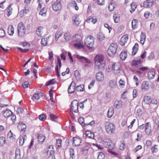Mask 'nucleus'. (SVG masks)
Instances as JSON below:
<instances>
[{
  "label": "nucleus",
  "mask_w": 159,
  "mask_h": 159,
  "mask_svg": "<svg viewBox=\"0 0 159 159\" xmlns=\"http://www.w3.org/2000/svg\"><path fill=\"white\" fill-rule=\"evenodd\" d=\"M43 27H39L36 30V33L39 36H41L43 33Z\"/></svg>",
  "instance_id": "e433bc0d"
},
{
  "label": "nucleus",
  "mask_w": 159,
  "mask_h": 159,
  "mask_svg": "<svg viewBox=\"0 0 159 159\" xmlns=\"http://www.w3.org/2000/svg\"><path fill=\"white\" fill-rule=\"evenodd\" d=\"M5 137L2 136L0 137V146H3L5 143Z\"/></svg>",
  "instance_id": "bf43d9fd"
},
{
  "label": "nucleus",
  "mask_w": 159,
  "mask_h": 159,
  "mask_svg": "<svg viewBox=\"0 0 159 159\" xmlns=\"http://www.w3.org/2000/svg\"><path fill=\"white\" fill-rule=\"evenodd\" d=\"M73 146L76 147L80 145L81 142V139L78 137H74L72 139Z\"/></svg>",
  "instance_id": "9d476101"
},
{
  "label": "nucleus",
  "mask_w": 159,
  "mask_h": 159,
  "mask_svg": "<svg viewBox=\"0 0 159 159\" xmlns=\"http://www.w3.org/2000/svg\"><path fill=\"white\" fill-rule=\"evenodd\" d=\"M21 157L20 150L19 149H17L15 152V159H20Z\"/></svg>",
  "instance_id": "8fccbe9b"
},
{
  "label": "nucleus",
  "mask_w": 159,
  "mask_h": 159,
  "mask_svg": "<svg viewBox=\"0 0 159 159\" xmlns=\"http://www.w3.org/2000/svg\"><path fill=\"white\" fill-rule=\"evenodd\" d=\"M118 46L115 43H112L108 47L107 50L108 55L110 57H113L116 54Z\"/></svg>",
  "instance_id": "f03ea898"
},
{
  "label": "nucleus",
  "mask_w": 159,
  "mask_h": 159,
  "mask_svg": "<svg viewBox=\"0 0 159 159\" xmlns=\"http://www.w3.org/2000/svg\"><path fill=\"white\" fill-rule=\"evenodd\" d=\"M15 137L16 135L12 133L11 130H10L7 134V138L9 139L10 140L14 141L15 139Z\"/></svg>",
  "instance_id": "b1692460"
},
{
  "label": "nucleus",
  "mask_w": 159,
  "mask_h": 159,
  "mask_svg": "<svg viewBox=\"0 0 159 159\" xmlns=\"http://www.w3.org/2000/svg\"><path fill=\"white\" fill-rule=\"evenodd\" d=\"M12 114V112L10 110L6 109L3 112L2 115L5 117H8Z\"/></svg>",
  "instance_id": "5701e85b"
},
{
  "label": "nucleus",
  "mask_w": 159,
  "mask_h": 159,
  "mask_svg": "<svg viewBox=\"0 0 159 159\" xmlns=\"http://www.w3.org/2000/svg\"><path fill=\"white\" fill-rule=\"evenodd\" d=\"M139 49L138 44L137 43H135L133 47L132 51V55L134 56L138 52Z\"/></svg>",
  "instance_id": "cd10ccee"
},
{
  "label": "nucleus",
  "mask_w": 159,
  "mask_h": 159,
  "mask_svg": "<svg viewBox=\"0 0 159 159\" xmlns=\"http://www.w3.org/2000/svg\"><path fill=\"white\" fill-rule=\"evenodd\" d=\"M95 78L97 80L99 81H101L103 80L104 79V75L102 72L101 71H100L96 73Z\"/></svg>",
  "instance_id": "a211bd4d"
},
{
  "label": "nucleus",
  "mask_w": 159,
  "mask_h": 159,
  "mask_svg": "<svg viewBox=\"0 0 159 159\" xmlns=\"http://www.w3.org/2000/svg\"><path fill=\"white\" fill-rule=\"evenodd\" d=\"M148 69V68L147 66L142 67H140L139 70L137 71V72L139 73H142L143 72L147 71Z\"/></svg>",
  "instance_id": "58836bf2"
},
{
  "label": "nucleus",
  "mask_w": 159,
  "mask_h": 159,
  "mask_svg": "<svg viewBox=\"0 0 159 159\" xmlns=\"http://www.w3.org/2000/svg\"><path fill=\"white\" fill-rule=\"evenodd\" d=\"M119 147L120 150H123L125 148L126 145L123 141H121L119 144Z\"/></svg>",
  "instance_id": "3c124183"
},
{
  "label": "nucleus",
  "mask_w": 159,
  "mask_h": 159,
  "mask_svg": "<svg viewBox=\"0 0 159 159\" xmlns=\"http://www.w3.org/2000/svg\"><path fill=\"white\" fill-rule=\"evenodd\" d=\"M51 41L50 39V37H48L46 38H43L42 39L41 44L43 46H45L48 44L51 43Z\"/></svg>",
  "instance_id": "dca6fc26"
},
{
  "label": "nucleus",
  "mask_w": 159,
  "mask_h": 159,
  "mask_svg": "<svg viewBox=\"0 0 159 159\" xmlns=\"http://www.w3.org/2000/svg\"><path fill=\"white\" fill-rule=\"evenodd\" d=\"M39 119L41 121H43L46 119L45 115L44 114H42L39 115Z\"/></svg>",
  "instance_id": "338daca9"
},
{
  "label": "nucleus",
  "mask_w": 159,
  "mask_h": 159,
  "mask_svg": "<svg viewBox=\"0 0 159 159\" xmlns=\"http://www.w3.org/2000/svg\"><path fill=\"white\" fill-rule=\"evenodd\" d=\"M97 37L98 39L100 40H102L105 38L104 35L101 33H99L98 34Z\"/></svg>",
  "instance_id": "052dcab7"
},
{
  "label": "nucleus",
  "mask_w": 159,
  "mask_h": 159,
  "mask_svg": "<svg viewBox=\"0 0 159 159\" xmlns=\"http://www.w3.org/2000/svg\"><path fill=\"white\" fill-rule=\"evenodd\" d=\"M153 2V0H146L143 3V7L145 8H150L152 6Z\"/></svg>",
  "instance_id": "2eb2a0df"
},
{
  "label": "nucleus",
  "mask_w": 159,
  "mask_h": 159,
  "mask_svg": "<svg viewBox=\"0 0 159 159\" xmlns=\"http://www.w3.org/2000/svg\"><path fill=\"white\" fill-rule=\"evenodd\" d=\"M94 42V39L93 36L91 35L87 36L85 39V44L89 50L93 49Z\"/></svg>",
  "instance_id": "7ed1b4c3"
},
{
  "label": "nucleus",
  "mask_w": 159,
  "mask_h": 159,
  "mask_svg": "<svg viewBox=\"0 0 159 159\" xmlns=\"http://www.w3.org/2000/svg\"><path fill=\"white\" fill-rule=\"evenodd\" d=\"M47 9L45 8H43L39 12V15L42 16H45L46 15Z\"/></svg>",
  "instance_id": "6e6d98bb"
},
{
  "label": "nucleus",
  "mask_w": 159,
  "mask_h": 159,
  "mask_svg": "<svg viewBox=\"0 0 159 159\" xmlns=\"http://www.w3.org/2000/svg\"><path fill=\"white\" fill-rule=\"evenodd\" d=\"M63 31L62 30H58L56 33L55 39V40H57L63 34Z\"/></svg>",
  "instance_id": "c756f323"
},
{
  "label": "nucleus",
  "mask_w": 159,
  "mask_h": 159,
  "mask_svg": "<svg viewBox=\"0 0 159 159\" xmlns=\"http://www.w3.org/2000/svg\"><path fill=\"white\" fill-rule=\"evenodd\" d=\"M143 102L144 103L149 104L151 102V97L148 96H145L144 97Z\"/></svg>",
  "instance_id": "2f4dec72"
},
{
  "label": "nucleus",
  "mask_w": 159,
  "mask_h": 159,
  "mask_svg": "<svg viewBox=\"0 0 159 159\" xmlns=\"http://www.w3.org/2000/svg\"><path fill=\"white\" fill-rule=\"evenodd\" d=\"M128 39V36L127 34H124L121 37L120 40V44L123 46L124 45L127 43Z\"/></svg>",
  "instance_id": "4468645a"
},
{
  "label": "nucleus",
  "mask_w": 159,
  "mask_h": 159,
  "mask_svg": "<svg viewBox=\"0 0 159 159\" xmlns=\"http://www.w3.org/2000/svg\"><path fill=\"white\" fill-rule=\"evenodd\" d=\"M17 128L20 132H25L26 130V126L23 122H20L18 125Z\"/></svg>",
  "instance_id": "f3484780"
},
{
  "label": "nucleus",
  "mask_w": 159,
  "mask_h": 159,
  "mask_svg": "<svg viewBox=\"0 0 159 159\" xmlns=\"http://www.w3.org/2000/svg\"><path fill=\"white\" fill-rule=\"evenodd\" d=\"M104 57L103 55H97L94 58V66L95 70H97L104 68L105 64L104 63Z\"/></svg>",
  "instance_id": "f257e3e1"
},
{
  "label": "nucleus",
  "mask_w": 159,
  "mask_h": 159,
  "mask_svg": "<svg viewBox=\"0 0 159 159\" xmlns=\"http://www.w3.org/2000/svg\"><path fill=\"white\" fill-rule=\"evenodd\" d=\"M142 64V61L141 60L135 59L133 60L132 63V66L139 68L140 67Z\"/></svg>",
  "instance_id": "6ab92c4d"
},
{
  "label": "nucleus",
  "mask_w": 159,
  "mask_h": 159,
  "mask_svg": "<svg viewBox=\"0 0 159 159\" xmlns=\"http://www.w3.org/2000/svg\"><path fill=\"white\" fill-rule=\"evenodd\" d=\"M73 23L75 25H78L80 22V20L79 16H73Z\"/></svg>",
  "instance_id": "4be33fe9"
},
{
  "label": "nucleus",
  "mask_w": 159,
  "mask_h": 159,
  "mask_svg": "<svg viewBox=\"0 0 159 159\" xmlns=\"http://www.w3.org/2000/svg\"><path fill=\"white\" fill-rule=\"evenodd\" d=\"M17 31L18 35L20 37L24 36L25 33V29L23 23L20 22L17 26Z\"/></svg>",
  "instance_id": "423d86ee"
},
{
  "label": "nucleus",
  "mask_w": 159,
  "mask_h": 159,
  "mask_svg": "<svg viewBox=\"0 0 159 159\" xmlns=\"http://www.w3.org/2000/svg\"><path fill=\"white\" fill-rule=\"evenodd\" d=\"M138 21L137 19H134L132 21V26L133 29L136 28L138 26Z\"/></svg>",
  "instance_id": "4c0bfd02"
},
{
  "label": "nucleus",
  "mask_w": 159,
  "mask_h": 159,
  "mask_svg": "<svg viewBox=\"0 0 159 159\" xmlns=\"http://www.w3.org/2000/svg\"><path fill=\"white\" fill-rule=\"evenodd\" d=\"M152 15V14L149 11H147L144 13V16L146 19H148L149 16Z\"/></svg>",
  "instance_id": "69168bd1"
},
{
  "label": "nucleus",
  "mask_w": 159,
  "mask_h": 159,
  "mask_svg": "<svg viewBox=\"0 0 159 159\" xmlns=\"http://www.w3.org/2000/svg\"><path fill=\"white\" fill-rule=\"evenodd\" d=\"M114 109L113 107H109L107 113V116L109 118L111 117L114 115Z\"/></svg>",
  "instance_id": "7c9ffc66"
},
{
  "label": "nucleus",
  "mask_w": 159,
  "mask_h": 159,
  "mask_svg": "<svg viewBox=\"0 0 159 159\" xmlns=\"http://www.w3.org/2000/svg\"><path fill=\"white\" fill-rule=\"evenodd\" d=\"M22 87L24 88H26L30 86V84L28 81H25L22 84Z\"/></svg>",
  "instance_id": "774afa93"
},
{
  "label": "nucleus",
  "mask_w": 159,
  "mask_h": 159,
  "mask_svg": "<svg viewBox=\"0 0 159 159\" xmlns=\"http://www.w3.org/2000/svg\"><path fill=\"white\" fill-rule=\"evenodd\" d=\"M112 69L116 73H119L121 70L120 64L118 62H115L112 64Z\"/></svg>",
  "instance_id": "6e6552de"
},
{
  "label": "nucleus",
  "mask_w": 159,
  "mask_h": 159,
  "mask_svg": "<svg viewBox=\"0 0 159 159\" xmlns=\"http://www.w3.org/2000/svg\"><path fill=\"white\" fill-rule=\"evenodd\" d=\"M27 137L26 135H24L23 136L20 137L19 140V143L20 145H22L24 144V141L26 140Z\"/></svg>",
  "instance_id": "f704fd0d"
},
{
  "label": "nucleus",
  "mask_w": 159,
  "mask_h": 159,
  "mask_svg": "<svg viewBox=\"0 0 159 159\" xmlns=\"http://www.w3.org/2000/svg\"><path fill=\"white\" fill-rule=\"evenodd\" d=\"M155 73L154 71H150L148 73V77L149 79H153L155 77Z\"/></svg>",
  "instance_id": "a19ab883"
},
{
  "label": "nucleus",
  "mask_w": 159,
  "mask_h": 159,
  "mask_svg": "<svg viewBox=\"0 0 159 159\" xmlns=\"http://www.w3.org/2000/svg\"><path fill=\"white\" fill-rule=\"evenodd\" d=\"M145 133L148 134H149L151 132V126L149 122H148L146 124L145 129Z\"/></svg>",
  "instance_id": "412c9836"
},
{
  "label": "nucleus",
  "mask_w": 159,
  "mask_h": 159,
  "mask_svg": "<svg viewBox=\"0 0 159 159\" xmlns=\"http://www.w3.org/2000/svg\"><path fill=\"white\" fill-rule=\"evenodd\" d=\"M76 58L79 59L80 61L82 63H86L87 64H91V61L88 58L83 56H80L79 55H77Z\"/></svg>",
  "instance_id": "f8f14e48"
},
{
  "label": "nucleus",
  "mask_w": 159,
  "mask_h": 159,
  "mask_svg": "<svg viewBox=\"0 0 159 159\" xmlns=\"http://www.w3.org/2000/svg\"><path fill=\"white\" fill-rule=\"evenodd\" d=\"M105 158V155L102 152H99L98 156L97 159H104Z\"/></svg>",
  "instance_id": "0e129e2a"
},
{
  "label": "nucleus",
  "mask_w": 159,
  "mask_h": 159,
  "mask_svg": "<svg viewBox=\"0 0 159 159\" xmlns=\"http://www.w3.org/2000/svg\"><path fill=\"white\" fill-rule=\"evenodd\" d=\"M64 37L66 41H69L71 38V35L69 32H66L64 34Z\"/></svg>",
  "instance_id": "ea45409f"
},
{
  "label": "nucleus",
  "mask_w": 159,
  "mask_h": 159,
  "mask_svg": "<svg viewBox=\"0 0 159 159\" xmlns=\"http://www.w3.org/2000/svg\"><path fill=\"white\" fill-rule=\"evenodd\" d=\"M79 102L77 100H74L71 102L70 107V114L73 115V112L77 113L78 111Z\"/></svg>",
  "instance_id": "20e7f679"
},
{
  "label": "nucleus",
  "mask_w": 159,
  "mask_h": 159,
  "mask_svg": "<svg viewBox=\"0 0 159 159\" xmlns=\"http://www.w3.org/2000/svg\"><path fill=\"white\" fill-rule=\"evenodd\" d=\"M105 128L107 132L110 134H112L115 131V125L110 122H107L106 123Z\"/></svg>",
  "instance_id": "39448f33"
},
{
  "label": "nucleus",
  "mask_w": 159,
  "mask_h": 159,
  "mask_svg": "<svg viewBox=\"0 0 159 159\" xmlns=\"http://www.w3.org/2000/svg\"><path fill=\"white\" fill-rule=\"evenodd\" d=\"M43 96V93L41 92L38 93L34 94L32 97V99L34 100H38Z\"/></svg>",
  "instance_id": "bb28decb"
},
{
  "label": "nucleus",
  "mask_w": 159,
  "mask_h": 159,
  "mask_svg": "<svg viewBox=\"0 0 159 159\" xmlns=\"http://www.w3.org/2000/svg\"><path fill=\"white\" fill-rule=\"evenodd\" d=\"M113 19L115 23H117L119 22L120 20V17L119 15L117 14H115L113 16Z\"/></svg>",
  "instance_id": "09e8293b"
},
{
  "label": "nucleus",
  "mask_w": 159,
  "mask_h": 159,
  "mask_svg": "<svg viewBox=\"0 0 159 159\" xmlns=\"http://www.w3.org/2000/svg\"><path fill=\"white\" fill-rule=\"evenodd\" d=\"M73 41L74 42L80 43L82 39V37L80 34H79L74 35L72 38Z\"/></svg>",
  "instance_id": "ddd939ff"
},
{
  "label": "nucleus",
  "mask_w": 159,
  "mask_h": 159,
  "mask_svg": "<svg viewBox=\"0 0 159 159\" xmlns=\"http://www.w3.org/2000/svg\"><path fill=\"white\" fill-rule=\"evenodd\" d=\"M72 84H70L68 89V91L69 93H71L74 92L75 90V88L74 86H72Z\"/></svg>",
  "instance_id": "a18cd8bd"
},
{
  "label": "nucleus",
  "mask_w": 159,
  "mask_h": 159,
  "mask_svg": "<svg viewBox=\"0 0 159 159\" xmlns=\"http://www.w3.org/2000/svg\"><path fill=\"white\" fill-rule=\"evenodd\" d=\"M127 57V52L126 51H122L120 55V58L122 60H125Z\"/></svg>",
  "instance_id": "c85d7f7f"
},
{
  "label": "nucleus",
  "mask_w": 159,
  "mask_h": 159,
  "mask_svg": "<svg viewBox=\"0 0 159 159\" xmlns=\"http://www.w3.org/2000/svg\"><path fill=\"white\" fill-rule=\"evenodd\" d=\"M70 4L71 7H74L76 10L78 11L79 10V7L77 6L75 1H72L70 3Z\"/></svg>",
  "instance_id": "c03bdc74"
},
{
  "label": "nucleus",
  "mask_w": 159,
  "mask_h": 159,
  "mask_svg": "<svg viewBox=\"0 0 159 159\" xmlns=\"http://www.w3.org/2000/svg\"><path fill=\"white\" fill-rule=\"evenodd\" d=\"M130 6L131 10L130 11L132 13L135 11L137 7V5L135 2H133L130 4Z\"/></svg>",
  "instance_id": "864d4df0"
},
{
  "label": "nucleus",
  "mask_w": 159,
  "mask_h": 159,
  "mask_svg": "<svg viewBox=\"0 0 159 159\" xmlns=\"http://www.w3.org/2000/svg\"><path fill=\"white\" fill-rule=\"evenodd\" d=\"M14 28L12 25H10L8 28L7 32L10 35H12L14 33Z\"/></svg>",
  "instance_id": "473e14b6"
},
{
  "label": "nucleus",
  "mask_w": 159,
  "mask_h": 159,
  "mask_svg": "<svg viewBox=\"0 0 159 159\" xmlns=\"http://www.w3.org/2000/svg\"><path fill=\"white\" fill-rule=\"evenodd\" d=\"M55 83V80L54 79H52L48 81L46 85L48 86L49 85H52Z\"/></svg>",
  "instance_id": "13d9d810"
},
{
  "label": "nucleus",
  "mask_w": 159,
  "mask_h": 159,
  "mask_svg": "<svg viewBox=\"0 0 159 159\" xmlns=\"http://www.w3.org/2000/svg\"><path fill=\"white\" fill-rule=\"evenodd\" d=\"M117 85V83L115 80H111L109 82V86L111 89H114L115 88Z\"/></svg>",
  "instance_id": "72a5a7b5"
},
{
  "label": "nucleus",
  "mask_w": 159,
  "mask_h": 159,
  "mask_svg": "<svg viewBox=\"0 0 159 159\" xmlns=\"http://www.w3.org/2000/svg\"><path fill=\"white\" fill-rule=\"evenodd\" d=\"M85 135L86 137L91 139H93L94 137V133L91 131L89 130L86 131Z\"/></svg>",
  "instance_id": "393cba45"
},
{
  "label": "nucleus",
  "mask_w": 159,
  "mask_h": 159,
  "mask_svg": "<svg viewBox=\"0 0 159 159\" xmlns=\"http://www.w3.org/2000/svg\"><path fill=\"white\" fill-rule=\"evenodd\" d=\"M122 105V102L120 100H116L114 102V106L116 108H119L121 107Z\"/></svg>",
  "instance_id": "c9c22d12"
},
{
  "label": "nucleus",
  "mask_w": 159,
  "mask_h": 159,
  "mask_svg": "<svg viewBox=\"0 0 159 159\" xmlns=\"http://www.w3.org/2000/svg\"><path fill=\"white\" fill-rule=\"evenodd\" d=\"M104 145L108 149H113L114 148V144L112 141L110 139L107 138L104 139L103 141Z\"/></svg>",
  "instance_id": "0eeeda50"
},
{
  "label": "nucleus",
  "mask_w": 159,
  "mask_h": 159,
  "mask_svg": "<svg viewBox=\"0 0 159 159\" xmlns=\"http://www.w3.org/2000/svg\"><path fill=\"white\" fill-rule=\"evenodd\" d=\"M86 21L87 23H89L91 22L93 24H94L97 22V20L96 17H93L92 18L87 19Z\"/></svg>",
  "instance_id": "49530a36"
},
{
  "label": "nucleus",
  "mask_w": 159,
  "mask_h": 159,
  "mask_svg": "<svg viewBox=\"0 0 159 159\" xmlns=\"http://www.w3.org/2000/svg\"><path fill=\"white\" fill-rule=\"evenodd\" d=\"M146 39V36L145 34L142 32L141 34L140 35V43L142 44H143L145 42Z\"/></svg>",
  "instance_id": "79ce46f5"
},
{
  "label": "nucleus",
  "mask_w": 159,
  "mask_h": 159,
  "mask_svg": "<svg viewBox=\"0 0 159 159\" xmlns=\"http://www.w3.org/2000/svg\"><path fill=\"white\" fill-rule=\"evenodd\" d=\"M119 83L120 87L122 88H124L125 86V81L124 80L121 79L119 81Z\"/></svg>",
  "instance_id": "603ef678"
},
{
  "label": "nucleus",
  "mask_w": 159,
  "mask_h": 159,
  "mask_svg": "<svg viewBox=\"0 0 159 159\" xmlns=\"http://www.w3.org/2000/svg\"><path fill=\"white\" fill-rule=\"evenodd\" d=\"M54 154L53 147L52 145H50L47 151V154L49 156V158H51V159H56Z\"/></svg>",
  "instance_id": "1a4fd4ad"
},
{
  "label": "nucleus",
  "mask_w": 159,
  "mask_h": 159,
  "mask_svg": "<svg viewBox=\"0 0 159 159\" xmlns=\"http://www.w3.org/2000/svg\"><path fill=\"white\" fill-rule=\"evenodd\" d=\"M142 90H145L148 89L149 88V84L148 82L147 81H143L141 86Z\"/></svg>",
  "instance_id": "a878e982"
},
{
  "label": "nucleus",
  "mask_w": 159,
  "mask_h": 159,
  "mask_svg": "<svg viewBox=\"0 0 159 159\" xmlns=\"http://www.w3.org/2000/svg\"><path fill=\"white\" fill-rule=\"evenodd\" d=\"M51 120L54 121H57V116L52 114H50L49 115Z\"/></svg>",
  "instance_id": "4d7b16f0"
},
{
  "label": "nucleus",
  "mask_w": 159,
  "mask_h": 159,
  "mask_svg": "<svg viewBox=\"0 0 159 159\" xmlns=\"http://www.w3.org/2000/svg\"><path fill=\"white\" fill-rule=\"evenodd\" d=\"M56 147L58 148L61 146L62 140L61 139L58 138L56 139Z\"/></svg>",
  "instance_id": "5fc2aeb1"
},
{
  "label": "nucleus",
  "mask_w": 159,
  "mask_h": 159,
  "mask_svg": "<svg viewBox=\"0 0 159 159\" xmlns=\"http://www.w3.org/2000/svg\"><path fill=\"white\" fill-rule=\"evenodd\" d=\"M12 4H10L6 10V14L7 16L9 17L12 13L13 8L12 7Z\"/></svg>",
  "instance_id": "aec40b11"
},
{
  "label": "nucleus",
  "mask_w": 159,
  "mask_h": 159,
  "mask_svg": "<svg viewBox=\"0 0 159 159\" xmlns=\"http://www.w3.org/2000/svg\"><path fill=\"white\" fill-rule=\"evenodd\" d=\"M97 2V3L100 5H104L105 3V0H95Z\"/></svg>",
  "instance_id": "e2e57ef3"
},
{
  "label": "nucleus",
  "mask_w": 159,
  "mask_h": 159,
  "mask_svg": "<svg viewBox=\"0 0 159 159\" xmlns=\"http://www.w3.org/2000/svg\"><path fill=\"white\" fill-rule=\"evenodd\" d=\"M45 138L44 135L42 134H39L38 136V141L40 143H42L44 141Z\"/></svg>",
  "instance_id": "de8ad7c7"
},
{
  "label": "nucleus",
  "mask_w": 159,
  "mask_h": 159,
  "mask_svg": "<svg viewBox=\"0 0 159 159\" xmlns=\"http://www.w3.org/2000/svg\"><path fill=\"white\" fill-rule=\"evenodd\" d=\"M52 8L54 11H60L62 8L61 3L54 2L52 5Z\"/></svg>",
  "instance_id": "9b49d317"
},
{
  "label": "nucleus",
  "mask_w": 159,
  "mask_h": 159,
  "mask_svg": "<svg viewBox=\"0 0 159 159\" xmlns=\"http://www.w3.org/2000/svg\"><path fill=\"white\" fill-rule=\"evenodd\" d=\"M75 89L78 92L83 91L84 90V85L83 84H80L77 86Z\"/></svg>",
  "instance_id": "37998d69"
},
{
  "label": "nucleus",
  "mask_w": 159,
  "mask_h": 159,
  "mask_svg": "<svg viewBox=\"0 0 159 159\" xmlns=\"http://www.w3.org/2000/svg\"><path fill=\"white\" fill-rule=\"evenodd\" d=\"M115 7L114 5L112 3H111L109 5L108 7V9L109 11H111L114 10Z\"/></svg>",
  "instance_id": "680f3d73"
}]
</instances>
